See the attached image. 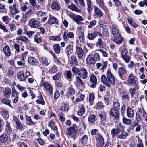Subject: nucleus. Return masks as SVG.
Returning <instances> with one entry per match:
<instances>
[{
    "mask_svg": "<svg viewBox=\"0 0 147 147\" xmlns=\"http://www.w3.org/2000/svg\"><path fill=\"white\" fill-rule=\"evenodd\" d=\"M107 78L105 75H102L100 78L101 81L107 87H110L114 85L115 82V78L110 70H108L106 74Z\"/></svg>",
    "mask_w": 147,
    "mask_h": 147,
    "instance_id": "f257e3e1",
    "label": "nucleus"
},
{
    "mask_svg": "<svg viewBox=\"0 0 147 147\" xmlns=\"http://www.w3.org/2000/svg\"><path fill=\"white\" fill-rule=\"evenodd\" d=\"M147 113L143 108H139L137 111L136 115V119L138 122L144 119L145 117L147 115Z\"/></svg>",
    "mask_w": 147,
    "mask_h": 147,
    "instance_id": "f03ea898",
    "label": "nucleus"
},
{
    "mask_svg": "<svg viewBox=\"0 0 147 147\" xmlns=\"http://www.w3.org/2000/svg\"><path fill=\"white\" fill-rule=\"evenodd\" d=\"M96 142L97 147H103L104 143V139L100 133L97 134L95 136Z\"/></svg>",
    "mask_w": 147,
    "mask_h": 147,
    "instance_id": "7ed1b4c3",
    "label": "nucleus"
},
{
    "mask_svg": "<svg viewBox=\"0 0 147 147\" xmlns=\"http://www.w3.org/2000/svg\"><path fill=\"white\" fill-rule=\"evenodd\" d=\"M78 129L76 125H74L73 126L67 129L66 130V133L67 136L72 137H74L76 134Z\"/></svg>",
    "mask_w": 147,
    "mask_h": 147,
    "instance_id": "20e7f679",
    "label": "nucleus"
},
{
    "mask_svg": "<svg viewBox=\"0 0 147 147\" xmlns=\"http://www.w3.org/2000/svg\"><path fill=\"white\" fill-rule=\"evenodd\" d=\"M51 2L50 3V7L53 10L57 11L59 10L61 8L60 5L58 1L57 0H49V3Z\"/></svg>",
    "mask_w": 147,
    "mask_h": 147,
    "instance_id": "39448f33",
    "label": "nucleus"
},
{
    "mask_svg": "<svg viewBox=\"0 0 147 147\" xmlns=\"http://www.w3.org/2000/svg\"><path fill=\"white\" fill-rule=\"evenodd\" d=\"M121 57L126 63H128L131 58L129 57L127 50L124 49H123L121 53Z\"/></svg>",
    "mask_w": 147,
    "mask_h": 147,
    "instance_id": "423d86ee",
    "label": "nucleus"
},
{
    "mask_svg": "<svg viewBox=\"0 0 147 147\" xmlns=\"http://www.w3.org/2000/svg\"><path fill=\"white\" fill-rule=\"evenodd\" d=\"M28 25L31 28H38L39 26V22L34 19L32 18L29 20Z\"/></svg>",
    "mask_w": 147,
    "mask_h": 147,
    "instance_id": "0eeeda50",
    "label": "nucleus"
},
{
    "mask_svg": "<svg viewBox=\"0 0 147 147\" xmlns=\"http://www.w3.org/2000/svg\"><path fill=\"white\" fill-rule=\"evenodd\" d=\"M110 114L113 116L115 119L117 120L119 117V113L118 109H115V108H111L109 111Z\"/></svg>",
    "mask_w": 147,
    "mask_h": 147,
    "instance_id": "6e6552de",
    "label": "nucleus"
},
{
    "mask_svg": "<svg viewBox=\"0 0 147 147\" xmlns=\"http://www.w3.org/2000/svg\"><path fill=\"white\" fill-rule=\"evenodd\" d=\"M88 74L87 70L85 68L81 67V69L78 76L83 79H85L88 78Z\"/></svg>",
    "mask_w": 147,
    "mask_h": 147,
    "instance_id": "1a4fd4ad",
    "label": "nucleus"
},
{
    "mask_svg": "<svg viewBox=\"0 0 147 147\" xmlns=\"http://www.w3.org/2000/svg\"><path fill=\"white\" fill-rule=\"evenodd\" d=\"M128 78L129 81L128 83L129 85L134 86H137L138 82L136 80L135 76L133 74H130Z\"/></svg>",
    "mask_w": 147,
    "mask_h": 147,
    "instance_id": "9d476101",
    "label": "nucleus"
},
{
    "mask_svg": "<svg viewBox=\"0 0 147 147\" xmlns=\"http://www.w3.org/2000/svg\"><path fill=\"white\" fill-rule=\"evenodd\" d=\"M13 121L15 123V127L19 130H22L23 128V126L21 123L16 117H13Z\"/></svg>",
    "mask_w": 147,
    "mask_h": 147,
    "instance_id": "9b49d317",
    "label": "nucleus"
},
{
    "mask_svg": "<svg viewBox=\"0 0 147 147\" xmlns=\"http://www.w3.org/2000/svg\"><path fill=\"white\" fill-rule=\"evenodd\" d=\"M111 32L113 36H117L120 34L119 30L116 25L113 24L111 26Z\"/></svg>",
    "mask_w": 147,
    "mask_h": 147,
    "instance_id": "f8f14e48",
    "label": "nucleus"
},
{
    "mask_svg": "<svg viewBox=\"0 0 147 147\" xmlns=\"http://www.w3.org/2000/svg\"><path fill=\"white\" fill-rule=\"evenodd\" d=\"M48 23L51 25L54 24L58 25L59 24L58 20L51 15H49Z\"/></svg>",
    "mask_w": 147,
    "mask_h": 147,
    "instance_id": "ddd939ff",
    "label": "nucleus"
},
{
    "mask_svg": "<svg viewBox=\"0 0 147 147\" xmlns=\"http://www.w3.org/2000/svg\"><path fill=\"white\" fill-rule=\"evenodd\" d=\"M130 128L133 129L135 128V131L136 132H139L141 130V126L138 124V122L134 121L132 123L130 127Z\"/></svg>",
    "mask_w": 147,
    "mask_h": 147,
    "instance_id": "4468645a",
    "label": "nucleus"
},
{
    "mask_svg": "<svg viewBox=\"0 0 147 147\" xmlns=\"http://www.w3.org/2000/svg\"><path fill=\"white\" fill-rule=\"evenodd\" d=\"M96 62L94 59L93 55L90 53L87 57L86 58V63L90 65L92 64H95Z\"/></svg>",
    "mask_w": 147,
    "mask_h": 147,
    "instance_id": "2eb2a0df",
    "label": "nucleus"
},
{
    "mask_svg": "<svg viewBox=\"0 0 147 147\" xmlns=\"http://www.w3.org/2000/svg\"><path fill=\"white\" fill-rule=\"evenodd\" d=\"M42 85L46 91L49 92L50 94H51L53 91V88L51 85L50 84L45 82L43 83Z\"/></svg>",
    "mask_w": 147,
    "mask_h": 147,
    "instance_id": "dca6fc26",
    "label": "nucleus"
},
{
    "mask_svg": "<svg viewBox=\"0 0 147 147\" xmlns=\"http://www.w3.org/2000/svg\"><path fill=\"white\" fill-rule=\"evenodd\" d=\"M117 72L118 75L122 79H123V75H127V70L122 67H120L118 69Z\"/></svg>",
    "mask_w": 147,
    "mask_h": 147,
    "instance_id": "f3484780",
    "label": "nucleus"
},
{
    "mask_svg": "<svg viewBox=\"0 0 147 147\" xmlns=\"http://www.w3.org/2000/svg\"><path fill=\"white\" fill-rule=\"evenodd\" d=\"M75 93V90L73 88L70 87L68 88L67 95L68 97L70 98L73 101L74 99V97L73 96Z\"/></svg>",
    "mask_w": 147,
    "mask_h": 147,
    "instance_id": "a211bd4d",
    "label": "nucleus"
},
{
    "mask_svg": "<svg viewBox=\"0 0 147 147\" xmlns=\"http://www.w3.org/2000/svg\"><path fill=\"white\" fill-rule=\"evenodd\" d=\"M90 80L92 83L90 87L92 88H95L97 83V79L96 76L94 75H92L90 77Z\"/></svg>",
    "mask_w": 147,
    "mask_h": 147,
    "instance_id": "6ab92c4d",
    "label": "nucleus"
},
{
    "mask_svg": "<svg viewBox=\"0 0 147 147\" xmlns=\"http://www.w3.org/2000/svg\"><path fill=\"white\" fill-rule=\"evenodd\" d=\"M73 50V47L70 44L67 45L65 49V52L68 56L71 54Z\"/></svg>",
    "mask_w": 147,
    "mask_h": 147,
    "instance_id": "aec40b11",
    "label": "nucleus"
},
{
    "mask_svg": "<svg viewBox=\"0 0 147 147\" xmlns=\"http://www.w3.org/2000/svg\"><path fill=\"white\" fill-rule=\"evenodd\" d=\"M3 95L5 97L9 98L11 92V89L9 87L4 88L3 89Z\"/></svg>",
    "mask_w": 147,
    "mask_h": 147,
    "instance_id": "412c9836",
    "label": "nucleus"
},
{
    "mask_svg": "<svg viewBox=\"0 0 147 147\" xmlns=\"http://www.w3.org/2000/svg\"><path fill=\"white\" fill-rule=\"evenodd\" d=\"M68 37L72 38L74 37V34L73 32H69L67 33L66 32H65L63 34V38L65 40H66L68 39Z\"/></svg>",
    "mask_w": 147,
    "mask_h": 147,
    "instance_id": "4be33fe9",
    "label": "nucleus"
},
{
    "mask_svg": "<svg viewBox=\"0 0 147 147\" xmlns=\"http://www.w3.org/2000/svg\"><path fill=\"white\" fill-rule=\"evenodd\" d=\"M77 114L80 116L82 115L85 113V109L82 105H79L78 108Z\"/></svg>",
    "mask_w": 147,
    "mask_h": 147,
    "instance_id": "5701e85b",
    "label": "nucleus"
},
{
    "mask_svg": "<svg viewBox=\"0 0 147 147\" xmlns=\"http://www.w3.org/2000/svg\"><path fill=\"white\" fill-rule=\"evenodd\" d=\"M28 60L29 63L31 65H36L38 64V61L33 57H29Z\"/></svg>",
    "mask_w": 147,
    "mask_h": 147,
    "instance_id": "b1692460",
    "label": "nucleus"
},
{
    "mask_svg": "<svg viewBox=\"0 0 147 147\" xmlns=\"http://www.w3.org/2000/svg\"><path fill=\"white\" fill-rule=\"evenodd\" d=\"M3 51L5 55L6 56H9L11 54L10 48L8 45H6L3 47Z\"/></svg>",
    "mask_w": 147,
    "mask_h": 147,
    "instance_id": "393cba45",
    "label": "nucleus"
},
{
    "mask_svg": "<svg viewBox=\"0 0 147 147\" xmlns=\"http://www.w3.org/2000/svg\"><path fill=\"white\" fill-rule=\"evenodd\" d=\"M76 53L78 56V58L80 59L83 55L84 52L81 47L76 46Z\"/></svg>",
    "mask_w": 147,
    "mask_h": 147,
    "instance_id": "a878e982",
    "label": "nucleus"
},
{
    "mask_svg": "<svg viewBox=\"0 0 147 147\" xmlns=\"http://www.w3.org/2000/svg\"><path fill=\"white\" fill-rule=\"evenodd\" d=\"M9 98L5 97L1 99V101L3 103L9 106L12 109L13 107L10 103L11 100L9 99Z\"/></svg>",
    "mask_w": 147,
    "mask_h": 147,
    "instance_id": "bb28decb",
    "label": "nucleus"
},
{
    "mask_svg": "<svg viewBox=\"0 0 147 147\" xmlns=\"http://www.w3.org/2000/svg\"><path fill=\"white\" fill-rule=\"evenodd\" d=\"M114 38L113 41L117 44H121L123 41V38L120 35H117V36H114Z\"/></svg>",
    "mask_w": 147,
    "mask_h": 147,
    "instance_id": "cd10ccee",
    "label": "nucleus"
},
{
    "mask_svg": "<svg viewBox=\"0 0 147 147\" xmlns=\"http://www.w3.org/2000/svg\"><path fill=\"white\" fill-rule=\"evenodd\" d=\"M127 115L129 118H131L133 117L134 115V110L131 109L128 107L126 110Z\"/></svg>",
    "mask_w": 147,
    "mask_h": 147,
    "instance_id": "c85d7f7f",
    "label": "nucleus"
},
{
    "mask_svg": "<svg viewBox=\"0 0 147 147\" xmlns=\"http://www.w3.org/2000/svg\"><path fill=\"white\" fill-rule=\"evenodd\" d=\"M8 136L6 134H3L0 136V141L2 143H5L7 142Z\"/></svg>",
    "mask_w": 147,
    "mask_h": 147,
    "instance_id": "c756f323",
    "label": "nucleus"
},
{
    "mask_svg": "<svg viewBox=\"0 0 147 147\" xmlns=\"http://www.w3.org/2000/svg\"><path fill=\"white\" fill-rule=\"evenodd\" d=\"M81 78L78 76H76L75 77L76 81L75 83L76 85L77 86H82L84 84L83 82L81 79Z\"/></svg>",
    "mask_w": 147,
    "mask_h": 147,
    "instance_id": "7c9ffc66",
    "label": "nucleus"
},
{
    "mask_svg": "<svg viewBox=\"0 0 147 147\" xmlns=\"http://www.w3.org/2000/svg\"><path fill=\"white\" fill-rule=\"evenodd\" d=\"M1 114L3 118L7 120L9 117L8 111L7 109H3L1 111Z\"/></svg>",
    "mask_w": 147,
    "mask_h": 147,
    "instance_id": "2f4dec72",
    "label": "nucleus"
},
{
    "mask_svg": "<svg viewBox=\"0 0 147 147\" xmlns=\"http://www.w3.org/2000/svg\"><path fill=\"white\" fill-rule=\"evenodd\" d=\"M25 123L27 125L29 126H32L33 124L35 125L34 123L32 120L31 117L30 116H26Z\"/></svg>",
    "mask_w": 147,
    "mask_h": 147,
    "instance_id": "473e14b6",
    "label": "nucleus"
},
{
    "mask_svg": "<svg viewBox=\"0 0 147 147\" xmlns=\"http://www.w3.org/2000/svg\"><path fill=\"white\" fill-rule=\"evenodd\" d=\"M94 9L96 15L100 17L103 16V14L101 10L96 6H94Z\"/></svg>",
    "mask_w": 147,
    "mask_h": 147,
    "instance_id": "72a5a7b5",
    "label": "nucleus"
},
{
    "mask_svg": "<svg viewBox=\"0 0 147 147\" xmlns=\"http://www.w3.org/2000/svg\"><path fill=\"white\" fill-rule=\"evenodd\" d=\"M16 39L17 40H21L26 43H28L29 42L28 38L24 36H21L17 37Z\"/></svg>",
    "mask_w": 147,
    "mask_h": 147,
    "instance_id": "f704fd0d",
    "label": "nucleus"
},
{
    "mask_svg": "<svg viewBox=\"0 0 147 147\" xmlns=\"http://www.w3.org/2000/svg\"><path fill=\"white\" fill-rule=\"evenodd\" d=\"M96 119V117L95 115H90L88 117V120L89 123H90L92 124Z\"/></svg>",
    "mask_w": 147,
    "mask_h": 147,
    "instance_id": "c9c22d12",
    "label": "nucleus"
},
{
    "mask_svg": "<svg viewBox=\"0 0 147 147\" xmlns=\"http://www.w3.org/2000/svg\"><path fill=\"white\" fill-rule=\"evenodd\" d=\"M68 7L71 10L76 12L79 13H80L81 12V10L78 8L74 4H72L68 5Z\"/></svg>",
    "mask_w": 147,
    "mask_h": 147,
    "instance_id": "e433bc0d",
    "label": "nucleus"
},
{
    "mask_svg": "<svg viewBox=\"0 0 147 147\" xmlns=\"http://www.w3.org/2000/svg\"><path fill=\"white\" fill-rule=\"evenodd\" d=\"M17 77L21 81H24L26 79V78L24 76L23 72L22 71H20L18 73Z\"/></svg>",
    "mask_w": 147,
    "mask_h": 147,
    "instance_id": "4c0bfd02",
    "label": "nucleus"
},
{
    "mask_svg": "<svg viewBox=\"0 0 147 147\" xmlns=\"http://www.w3.org/2000/svg\"><path fill=\"white\" fill-rule=\"evenodd\" d=\"M128 136V134L126 132L123 131L117 136V138L121 139H125Z\"/></svg>",
    "mask_w": 147,
    "mask_h": 147,
    "instance_id": "58836bf2",
    "label": "nucleus"
},
{
    "mask_svg": "<svg viewBox=\"0 0 147 147\" xmlns=\"http://www.w3.org/2000/svg\"><path fill=\"white\" fill-rule=\"evenodd\" d=\"M120 133L115 128H113L111 131V134L113 138H114L115 137H117V136L119 135V134Z\"/></svg>",
    "mask_w": 147,
    "mask_h": 147,
    "instance_id": "ea45409f",
    "label": "nucleus"
},
{
    "mask_svg": "<svg viewBox=\"0 0 147 147\" xmlns=\"http://www.w3.org/2000/svg\"><path fill=\"white\" fill-rule=\"evenodd\" d=\"M96 36V31H95L92 33H88L87 38L89 40H94Z\"/></svg>",
    "mask_w": 147,
    "mask_h": 147,
    "instance_id": "a19ab883",
    "label": "nucleus"
},
{
    "mask_svg": "<svg viewBox=\"0 0 147 147\" xmlns=\"http://www.w3.org/2000/svg\"><path fill=\"white\" fill-rule=\"evenodd\" d=\"M53 48L55 52L59 54L60 51V47L59 44H55L53 46Z\"/></svg>",
    "mask_w": 147,
    "mask_h": 147,
    "instance_id": "79ce46f5",
    "label": "nucleus"
},
{
    "mask_svg": "<svg viewBox=\"0 0 147 147\" xmlns=\"http://www.w3.org/2000/svg\"><path fill=\"white\" fill-rule=\"evenodd\" d=\"M88 140V136L86 135H84L80 138V142L82 144L85 145L87 143Z\"/></svg>",
    "mask_w": 147,
    "mask_h": 147,
    "instance_id": "37998d69",
    "label": "nucleus"
},
{
    "mask_svg": "<svg viewBox=\"0 0 147 147\" xmlns=\"http://www.w3.org/2000/svg\"><path fill=\"white\" fill-rule=\"evenodd\" d=\"M121 97L122 99H127V100H129V94L125 91H124L121 94Z\"/></svg>",
    "mask_w": 147,
    "mask_h": 147,
    "instance_id": "c03bdc74",
    "label": "nucleus"
},
{
    "mask_svg": "<svg viewBox=\"0 0 147 147\" xmlns=\"http://www.w3.org/2000/svg\"><path fill=\"white\" fill-rule=\"evenodd\" d=\"M80 69L81 67L78 68L76 67H74L72 68L71 70L74 75H78V76Z\"/></svg>",
    "mask_w": 147,
    "mask_h": 147,
    "instance_id": "a18cd8bd",
    "label": "nucleus"
},
{
    "mask_svg": "<svg viewBox=\"0 0 147 147\" xmlns=\"http://www.w3.org/2000/svg\"><path fill=\"white\" fill-rule=\"evenodd\" d=\"M95 98L94 94L93 93L89 94V101L90 102V105H92L93 103V101Z\"/></svg>",
    "mask_w": 147,
    "mask_h": 147,
    "instance_id": "49530a36",
    "label": "nucleus"
},
{
    "mask_svg": "<svg viewBox=\"0 0 147 147\" xmlns=\"http://www.w3.org/2000/svg\"><path fill=\"white\" fill-rule=\"evenodd\" d=\"M74 19L78 24L80 23L79 21H82L83 20V19L82 17L81 16L78 15H76V18H74Z\"/></svg>",
    "mask_w": 147,
    "mask_h": 147,
    "instance_id": "de8ad7c7",
    "label": "nucleus"
},
{
    "mask_svg": "<svg viewBox=\"0 0 147 147\" xmlns=\"http://www.w3.org/2000/svg\"><path fill=\"white\" fill-rule=\"evenodd\" d=\"M136 137L138 139V142L136 144V147H144L141 139L138 136H136Z\"/></svg>",
    "mask_w": 147,
    "mask_h": 147,
    "instance_id": "09e8293b",
    "label": "nucleus"
},
{
    "mask_svg": "<svg viewBox=\"0 0 147 147\" xmlns=\"http://www.w3.org/2000/svg\"><path fill=\"white\" fill-rule=\"evenodd\" d=\"M87 5V10L89 12H91L92 11V8L91 6V0H86Z\"/></svg>",
    "mask_w": 147,
    "mask_h": 147,
    "instance_id": "8fccbe9b",
    "label": "nucleus"
},
{
    "mask_svg": "<svg viewBox=\"0 0 147 147\" xmlns=\"http://www.w3.org/2000/svg\"><path fill=\"white\" fill-rule=\"evenodd\" d=\"M49 39L52 41H60L61 40V38L60 36H53L49 37Z\"/></svg>",
    "mask_w": 147,
    "mask_h": 147,
    "instance_id": "3c124183",
    "label": "nucleus"
},
{
    "mask_svg": "<svg viewBox=\"0 0 147 147\" xmlns=\"http://www.w3.org/2000/svg\"><path fill=\"white\" fill-rule=\"evenodd\" d=\"M71 60L70 62V64L72 65H76L77 63V60L76 58L74 56H71Z\"/></svg>",
    "mask_w": 147,
    "mask_h": 147,
    "instance_id": "603ef678",
    "label": "nucleus"
},
{
    "mask_svg": "<svg viewBox=\"0 0 147 147\" xmlns=\"http://www.w3.org/2000/svg\"><path fill=\"white\" fill-rule=\"evenodd\" d=\"M122 121L124 123L127 125H130L132 122L131 120L127 119L125 117L123 118Z\"/></svg>",
    "mask_w": 147,
    "mask_h": 147,
    "instance_id": "864d4df0",
    "label": "nucleus"
},
{
    "mask_svg": "<svg viewBox=\"0 0 147 147\" xmlns=\"http://www.w3.org/2000/svg\"><path fill=\"white\" fill-rule=\"evenodd\" d=\"M135 86V87L134 88L129 89V92L132 97H133L135 94L136 90L138 89L139 88L137 86Z\"/></svg>",
    "mask_w": 147,
    "mask_h": 147,
    "instance_id": "5fc2aeb1",
    "label": "nucleus"
},
{
    "mask_svg": "<svg viewBox=\"0 0 147 147\" xmlns=\"http://www.w3.org/2000/svg\"><path fill=\"white\" fill-rule=\"evenodd\" d=\"M96 45L98 48H103V46L102 44V40L101 38H99L98 39L97 42L96 43Z\"/></svg>",
    "mask_w": 147,
    "mask_h": 147,
    "instance_id": "6e6d98bb",
    "label": "nucleus"
},
{
    "mask_svg": "<svg viewBox=\"0 0 147 147\" xmlns=\"http://www.w3.org/2000/svg\"><path fill=\"white\" fill-rule=\"evenodd\" d=\"M119 132L123 131V126L121 123H119L117 124L116 128H115Z\"/></svg>",
    "mask_w": 147,
    "mask_h": 147,
    "instance_id": "4d7b16f0",
    "label": "nucleus"
},
{
    "mask_svg": "<svg viewBox=\"0 0 147 147\" xmlns=\"http://www.w3.org/2000/svg\"><path fill=\"white\" fill-rule=\"evenodd\" d=\"M41 61L45 65H47L49 64L50 63L48 61V59L45 57H43L41 59Z\"/></svg>",
    "mask_w": 147,
    "mask_h": 147,
    "instance_id": "13d9d810",
    "label": "nucleus"
},
{
    "mask_svg": "<svg viewBox=\"0 0 147 147\" xmlns=\"http://www.w3.org/2000/svg\"><path fill=\"white\" fill-rule=\"evenodd\" d=\"M36 102L38 104H41L43 105H44L45 103L42 96H40L39 99L36 100Z\"/></svg>",
    "mask_w": 147,
    "mask_h": 147,
    "instance_id": "bf43d9fd",
    "label": "nucleus"
},
{
    "mask_svg": "<svg viewBox=\"0 0 147 147\" xmlns=\"http://www.w3.org/2000/svg\"><path fill=\"white\" fill-rule=\"evenodd\" d=\"M34 41L38 44L40 43L42 41L41 38L40 37H37L36 35L34 37Z\"/></svg>",
    "mask_w": 147,
    "mask_h": 147,
    "instance_id": "052dcab7",
    "label": "nucleus"
},
{
    "mask_svg": "<svg viewBox=\"0 0 147 147\" xmlns=\"http://www.w3.org/2000/svg\"><path fill=\"white\" fill-rule=\"evenodd\" d=\"M6 11L5 5L0 3V12H5Z\"/></svg>",
    "mask_w": 147,
    "mask_h": 147,
    "instance_id": "680f3d73",
    "label": "nucleus"
},
{
    "mask_svg": "<svg viewBox=\"0 0 147 147\" xmlns=\"http://www.w3.org/2000/svg\"><path fill=\"white\" fill-rule=\"evenodd\" d=\"M96 2L100 7L103 9L104 7V3L103 0H96Z\"/></svg>",
    "mask_w": 147,
    "mask_h": 147,
    "instance_id": "e2e57ef3",
    "label": "nucleus"
},
{
    "mask_svg": "<svg viewBox=\"0 0 147 147\" xmlns=\"http://www.w3.org/2000/svg\"><path fill=\"white\" fill-rule=\"evenodd\" d=\"M98 115L100 117L102 120L104 121L106 119V115L105 112H101L100 114H99Z\"/></svg>",
    "mask_w": 147,
    "mask_h": 147,
    "instance_id": "0e129e2a",
    "label": "nucleus"
},
{
    "mask_svg": "<svg viewBox=\"0 0 147 147\" xmlns=\"http://www.w3.org/2000/svg\"><path fill=\"white\" fill-rule=\"evenodd\" d=\"M67 78L68 79H70L71 78L72 74L71 71L68 70L66 71L65 74Z\"/></svg>",
    "mask_w": 147,
    "mask_h": 147,
    "instance_id": "69168bd1",
    "label": "nucleus"
},
{
    "mask_svg": "<svg viewBox=\"0 0 147 147\" xmlns=\"http://www.w3.org/2000/svg\"><path fill=\"white\" fill-rule=\"evenodd\" d=\"M96 23V21L94 20H92L90 21V24L88 26L89 28H91L93 26L95 25Z\"/></svg>",
    "mask_w": 147,
    "mask_h": 147,
    "instance_id": "338daca9",
    "label": "nucleus"
},
{
    "mask_svg": "<svg viewBox=\"0 0 147 147\" xmlns=\"http://www.w3.org/2000/svg\"><path fill=\"white\" fill-rule=\"evenodd\" d=\"M94 57V59L96 62L97 61H98L100 60V58L99 55L98 53H94V55H93Z\"/></svg>",
    "mask_w": 147,
    "mask_h": 147,
    "instance_id": "774afa93",
    "label": "nucleus"
}]
</instances>
